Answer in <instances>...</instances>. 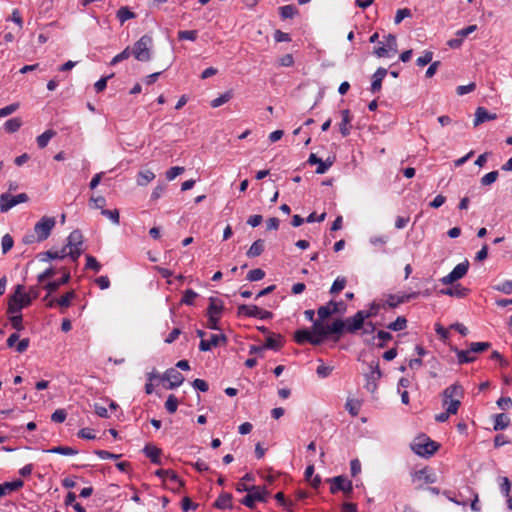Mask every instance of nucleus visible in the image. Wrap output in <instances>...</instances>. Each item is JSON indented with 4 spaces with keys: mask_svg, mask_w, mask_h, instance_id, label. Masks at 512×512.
I'll return each mask as SVG.
<instances>
[{
    "mask_svg": "<svg viewBox=\"0 0 512 512\" xmlns=\"http://www.w3.org/2000/svg\"><path fill=\"white\" fill-rule=\"evenodd\" d=\"M414 479L423 480L425 483L432 484L436 481L435 475L429 473V469L427 467L415 471L412 474Z\"/></svg>",
    "mask_w": 512,
    "mask_h": 512,
    "instance_id": "30",
    "label": "nucleus"
},
{
    "mask_svg": "<svg viewBox=\"0 0 512 512\" xmlns=\"http://www.w3.org/2000/svg\"><path fill=\"white\" fill-rule=\"evenodd\" d=\"M387 69L383 67H379L375 73L372 76V83H371V92L377 93L381 90L382 87V81L387 75Z\"/></svg>",
    "mask_w": 512,
    "mask_h": 512,
    "instance_id": "19",
    "label": "nucleus"
},
{
    "mask_svg": "<svg viewBox=\"0 0 512 512\" xmlns=\"http://www.w3.org/2000/svg\"><path fill=\"white\" fill-rule=\"evenodd\" d=\"M143 452L145 455L150 458L151 462L157 465L161 464L160 455H161V449L152 446V445H146L143 449Z\"/></svg>",
    "mask_w": 512,
    "mask_h": 512,
    "instance_id": "26",
    "label": "nucleus"
},
{
    "mask_svg": "<svg viewBox=\"0 0 512 512\" xmlns=\"http://www.w3.org/2000/svg\"><path fill=\"white\" fill-rule=\"evenodd\" d=\"M328 482L331 483L330 492L332 494H336L337 492L342 491L348 496L353 491L352 482L344 475H339L328 479Z\"/></svg>",
    "mask_w": 512,
    "mask_h": 512,
    "instance_id": "10",
    "label": "nucleus"
},
{
    "mask_svg": "<svg viewBox=\"0 0 512 512\" xmlns=\"http://www.w3.org/2000/svg\"><path fill=\"white\" fill-rule=\"evenodd\" d=\"M224 307L222 304V301L215 298L210 297L209 298V305L207 307V316H218L221 317V313L223 311Z\"/></svg>",
    "mask_w": 512,
    "mask_h": 512,
    "instance_id": "23",
    "label": "nucleus"
},
{
    "mask_svg": "<svg viewBox=\"0 0 512 512\" xmlns=\"http://www.w3.org/2000/svg\"><path fill=\"white\" fill-rule=\"evenodd\" d=\"M232 97H233V92L231 90L226 91L225 93L221 94L219 97L212 100L211 106L213 108L220 107L221 105L227 103Z\"/></svg>",
    "mask_w": 512,
    "mask_h": 512,
    "instance_id": "42",
    "label": "nucleus"
},
{
    "mask_svg": "<svg viewBox=\"0 0 512 512\" xmlns=\"http://www.w3.org/2000/svg\"><path fill=\"white\" fill-rule=\"evenodd\" d=\"M462 393H463L462 387L458 384H453V385L447 387L443 391V397H444L443 405H446L448 403L449 399H453V396L462 395Z\"/></svg>",
    "mask_w": 512,
    "mask_h": 512,
    "instance_id": "27",
    "label": "nucleus"
},
{
    "mask_svg": "<svg viewBox=\"0 0 512 512\" xmlns=\"http://www.w3.org/2000/svg\"><path fill=\"white\" fill-rule=\"evenodd\" d=\"M179 40H190L195 41L197 39V31L196 30H181L178 32Z\"/></svg>",
    "mask_w": 512,
    "mask_h": 512,
    "instance_id": "55",
    "label": "nucleus"
},
{
    "mask_svg": "<svg viewBox=\"0 0 512 512\" xmlns=\"http://www.w3.org/2000/svg\"><path fill=\"white\" fill-rule=\"evenodd\" d=\"M55 225L56 220L54 217H42L34 226V232L37 235V242L46 240L50 236Z\"/></svg>",
    "mask_w": 512,
    "mask_h": 512,
    "instance_id": "6",
    "label": "nucleus"
},
{
    "mask_svg": "<svg viewBox=\"0 0 512 512\" xmlns=\"http://www.w3.org/2000/svg\"><path fill=\"white\" fill-rule=\"evenodd\" d=\"M294 339L298 344H303L305 342H309L315 346L322 344L321 337L314 334L313 331L310 332L307 329L297 330L295 332Z\"/></svg>",
    "mask_w": 512,
    "mask_h": 512,
    "instance_id": "14",
    "label": "nucleus"
},
{
    "mask_svg": "<svg viewBox=\"0 0 512 512\" xmlns=\"http://www.w3.org/2000/svg\"><path fill=\"white\" fill-rule=\"evenodd\" d=\"M411 16H412V13H411L410 9H408V8L399 9L396 12L394 22H395V24H400L402 22V20H404L407 17H411Z\"/></svg>",
    "mask_w": 512,
    "mask_h": 512,
    "instance_id": "57",
    "label": "nucleus"
},
{
    "mask_svg": "<svg viewBox=\"0 0 512 512\" xmlns=\"http://www.w3.org/2000/svg\"><path fill=\"white\" fill-rule=\"evenodd\" d=\"M469 291L470 290L468 288L463 287L460 284H458V285L450 287V288L442 289V290H440V293L443 295H448V296H452V297H456V298H464L468 295Z\"/></svg>",
    "mask_w": 512,
    "mask_h": 512,
    "instance_id": "21",
    "label": "nucleus"
},
{
    "mask_svg": "<svg viewBox=\"0 0 512 512\" xmlns=\"http://www.w3.org/2000/svg\"><path fill=\"white\" fill-rule=\"evenodd\" d=\"M227 337L224 334H212L210 340L201 339L199 349L203 352L211 350L212 347L218 346L220 343H226Z\"/></svg>",
    "mask_w": 512,
    "mask_h": 512,
    "instance_id": "18",
    "label": "nucleus"
},
{
    "mask_svg": "<svg viewBox=\"0 0 512 512\" xmlns=\"http://www.w3.org/2000/svg\"><path fill=\"white\" fill-rule=\"evenodd\" d=\"M371 372L367 374L366 377V385L365 388L371 393L375 392L377 389V381L381 378L382 372L379 367V363L370 365Z\"/></svg>",
    "mask_w": 512,
    "mask_h": 512,
    "instance_id": "13",
    "label": "nucleus"
},
{
    "mask_svg": "<svg viewBox=\"0 0 512 512\" xmlns=\"http://www.w3.org/2000/svg\"><path fill=\"white\" fill-rule=\"evenodd\" d=\"M83 245V234L80 230H73L67 238V243L64 247L68 248L82 247Z\"/></svg>",
    "mask_w": 512,
    "mask_h": 512,
    "instance_id": "24",
    "label": "nucleus"
},
{
    "mask_svg": "<svg viewBox=\"0 0 512 512\" xmlns=\"http://www.w3.org/2000/svg\"><path fill=\"white\" fill-rule=\"evenodd\" d=\"M8 315H9L10 323L15 330L21 331L24 329L22 313L8 314Z\"/></svg>",
    "mask_w": 512,
    "mask_h": 512,
    "instance_id": "43",
    "label": "nucleus"
},
{
    "mask_svg": "<svg viewBox=\"0 0 512 512\" xmlns=\"http://www.w3.org/2000/svg\"><path fill=\"white\" fill-rule=\"evenodd\" d=\"M86 268L92 269L95 272H99L101 269V264L92 255H86Z\"/></svg>",
    "mask_w": 512,
    "mask_h": 512,
    "instance_id": "56",
    "label": "nucleus"
},
{
    "mask_svg": "<svg viewBox=\"0 0 512 512\" xmlns=\"http://www.w3.org/2000/svg\"><path fill=\"white\" fill-rule=\"evenodd\" d=\"M279 12L283 19L293 18L297 13V8L294 5H285L279 8Z\"/></svg>",
    "mask_w": 512,
    "mask_h": 512,
    "instance_id": "46",
    "label": "nucleus"
},
{
    "mask_svg": "<svg viewBox=\"0 0 512 512\" xmlns=\"http://www.w3.org/2000/svg\"><path fill=\"white\" fill-rule=\"evenodd\" d=\"M56 135V132L52 129L46 130L44 133L39 135L36 139L39 148H45L49 141Z\"/></svg>",
    "mask_w": 512,
    "mask_h": 512,
    "instance_id": "34",
    "label": "nucleus"
},
{
    "mask_svg": "<svg viewBox=\"0 0 512 512\" xmlns=\"http://www.w3.org/2000/svg\"><path fill=\"white\" fill-rule=\"evenodd\" d=\"M433 52L425 51L423 56H420L416 60V64L420 67H424L432 61Z\"/></svg>",
    "mask_w": 512,
    "mask_h": 512,
    "instance_id": "60",
    "label": "nucleus"
},
{
    "mask_svg": "<svg viewBox=\"0 0 512 512\" xmlns=\"http://www.w3.org/2000/svg\"><path fill=\"white\" fill-rule=\"evenodd\" d=\"M197 296L198 294L195 291H193L192 289H187L183 294L181 304L193 305L194 300Z\"/></svg>",
    "mask_w": 512,
    "mask_h": 512,
    "instance_id": "53",
    "label": "nucleus"
},
{
    "mask_svg": "<svg viewBox=\"0 0 512 512\" xmlns=\"http://www.w3.org/2000/svg\"><path fill=\"white\" fill-rule=\"evenodd\" d=\"M498 481H499V488H500V491L501 493L506 497V496H509L510 495V491H511V481L509 480L508 477H505V476H502V477H499L498 478Z\"/></svg>",
    "mask_w": 512,
    "mask_h": 512,
    "instance_id": "45",
    "label": "nucleus"
},
{
    "mask_svg": "<svg viewBox=\"0 0 512 512\" xmlns=\"http://www.w3.org/2000/svg\"><path fill=\"white\" fill-rule=\"evenodd\" d=\"M252 492H248L245 497L242 498L241 503L248 508H254L255 502H267L269 491L265 486H251Z\"/></svg>",
    "mask_w": 512,
    "mask_h": 512,
    "instance_id": "5",
    "label": "nucleus"
},
{
    "mask_svg": "<svg viewBox=\"0 0 512 512\" xmlns=\"http://www.w3.org/2000/svg\"><path fill=\"white\" fill-rule=\"evenodd\" d=\"M29 200L26 193H20L18 195H12L10 193H3L0 195V211L7 212L14 206L25 203Z\"/></svg>",
    "mask_w": 512,
    "mask_h": 512,
    "instance_id": "9",
    "label": "nucleus"
},
{
    "mask_svg": "<svg viewBox=\"0 0 512 512\" xmlns=\"http://www.w3.org/2000/svg\"><path fill=\"white\" fill-rule=\"evenodd\" d=\"M460 405H461L460 400H458V399H449L448 403L445 405V406H447L446 407V411L448 413H450L451 415L452 414H456L458 409H459V407H460Z\"/></svg>",
    "mask_w": 512,
    "mask_h": 512,
    "instance_id": "61",
    "label": "nucleus"
},
{
    "mask_svg": "<svg viewBox=\"0 0 512 512\" xmlns=\"http://www.w3.org/2000/svg\"><path fill=\"white\" fill-rule=\"evenodd\" d=\"M47 453L61 454V455H76L78 451L68 446H57L46 450Z\"/></svg>",
    "mask_w": 512,
    "mask_h": 512,
    "instance_id": "37",
    "label": "nucleus"
},
{
    "mask_svg": "<svg viewBox=\"0 0 512 512\" xmlns=\"http://www.w3.org/2000/svg\"><path fill=\"white\" fill-rule=\"evenodd\" d=\"M347 280L344 277H338L332 284L330 288L331 294H338L341 292L346 286Z\"/></svg>",
    "mask_w": 512,
    "mask_h": 512,
    "instance_id": "47",
    "label": "nucleus"
},
{
    "mask_svg": "<svg viewBox=\"0 0 512 512\" xmlns=\"http://www.w3.org/2000/svg\"><path fill=\"white\" fill-rule=\"evenodd\" d=\"M455 351L457 354V359H458L459 364L471 363L475 360L474 356H470V353H471L470 349H468V350L455 349Z\"/></svg>",
    "mask_w": 512,
    "mask_h": 512,
    "instance_id": "44",
    "label": "nucleus"
},
{
    "mask_svg": "<svg viewBox=\"0 0 512 512\" xmlns=\"http://www.w3.org/2000/svg\"><path fill=\"white\" fill-rule=\"evenodd\" d=\"M264 277H265L264 270H262L260 268H256V269L250 270L248 272L246 279L250 282H255V281L262 280Z\"/></svg>",
    "mask_w": 512,
    "mask_h": 512,
    "instance_id": "50",
    "label": "nucleus"
},
{
    "mask_svg": "<svg viewBox=\"0 0 512 512\" xmlns=\"http://www.w3.org/2000/svg\"><path fill=\"white\" fill-rule=\"evenodd\" d=\"M493 288L496 291L502 292L504 294H511L512 293V280H507L503 283L495 285Z\"/></svg>",
    "mask_w": 512,
    "mask_h": 512,
    "instance_id": "59",
    "label": "nucleus"
},
{
    "mask_svg": "<svg viewBox=\"0 0 512 512\" xmlns=\"http://www.w3.org/2000/svg\"><path fill=\"white\" fill-rule=\"evenodd\" d=\"M283 344V337L280 334L272 333L267 337L264 347L265 349L278 351L283 347Z\"/></svg>",
    "mask_w": 512,
    "mask_h": 512,
    "instance_id": "20",
    "label": "nucleus"
},
{
    "mask_svg": "<svg viewBox=\"0 0 512 512\" xmlns=\"http://www.w3.org/2000/svg\"><path fill=\"white\" fill-rule=\"evenodd\" d=\"M14 245L13 238L9 234H5L1 240L2 253L6 254L9 252Z\"/></svg>",
    "mask_w": 512,
    "mask_h": 512,
    "instance_id": "54",
    "label": "nucleus"
},
{
    "mask_svg": "<svg viewBox=\"0 0 512 512\" xmlns=\"http://www.w3.org/2000/svg\"><path fill=\"white\" fill-rule=\"evenodd\" d=\"M132 53V49L130 47H126L121 53L117 54L110 62V65H116L119 62H122L123 60L128 59Z\"/></svg>",
    "mask_w": 512,
    "mask_h": 512,
    "instance_id": "48",
    "label": "nucleus"
},
{
    "mask_svg": "<svg viewBox=\"0 0 512 512\" xmlns=\"http://www.w3.org/2000/svg\"><path fill=\"white\" fill-rule=\"evenodd\" d=\"M22 126V120L19 117L11 118L4 124V129L8 133H14Z\"/></svg>",
    "mask_w": 512,
    "mask_h": 512,
    "instance_id": "35",
    "label": "nucleus"
},
{
    "mask_svg": "<svg viewBox=\"0 0 512 512\" xmlns=\"http://www.w3.org/2000/svg\"><path fill=\"white\" fill-rule=\"evenodd\" d=\"M468 268H469V262H468V260H465L464 262L457 264L454 267V269L448 275L441 278L440 281L444 285L453 284L455 281L463 278L466 275Z\"/></svg>",
    "mask_w": 512,
    "mask_h": 512,
    "instance_id": "12",
    "label": "nucleus"
},
{
    "mask_svg": "<svg viewBox=\"0 0 512 512\" xmlns=\"http://www.w3.org/2000/svg\"><path fill=\"white\" fill-rule=\"evenodd\" d=\"M342 114V122L340 123V133L345 137L350 134V122H351V116L350 111L348 109H345L341 112Z\"/></svg>",
    "mask_w": 512,
    "mask_h": 512,
    "instance_id": "31",
    "label": "nucleus"
},
{
    "mask_svg": "<svg viewBox=\"0 0 512 512\" xmlns=\"http://www.w3.org/2000/svg\"><path fill=\"white\" fill-rule=\"evenodd\" d=\"M70 272L66 269H64L63 276L59 280H54L46 283L44 285V289L47 290V295L43 298V301H47L50 294L57 291L60 286L67 284L70 281Z\"/></svg>",
    "mask_w": 512,
    "mask_h": 512,
    "instance_id": "17",
    "label": "nucleus"
},
{
    "mask_svg": "<svg viewBox=\"0 0 512 512\" xmlns=\"http://www.w3.org/2000/svg\"><path fill=\"white\" fill-rule=\"evenodd\" d=\"M152 46V37L147 34L143 35L131 48L133 56L140 62H149L152 58Z\"/></svg>",
    "mask_w": 512,
    "mask_h": 512,
    "instance_id": "3",
    "label": "nucleus"
},
{
    "mask_svg": "<svg viewBox=\"0 0 512 512\" xmlns=\"http://www.w3.org/2000/svg\"><path fill=\"white\" fill-rule=\"evenodd\" d=\"M237 314L239 316L254 317V318H259V319H263V320H268L273 317V313L268 310H264L256 305H245V304L238 306Z\"/></svg>",
    "mask_w": 512,
    "mask_h": 512,
    "instance_id": "7",
    "label": "nucleus"
},
{
    "mask_svg": "<svg viewBox=\"0 0 512 512\" xmlns=\"http://www.w3.org/2000/svg\"><path fill=\"white\" fill-rule=\"evenodd\" d=\"M178 399L175 397V395L170 394L165 402V409L170 413L173 414L176 412L178 407Z\"/></svg>",
    "mask_w": 512,
    "mask_h": 512,
    "instance_id": "52",
    "label": "nucleus"
},
{
    "mask_svg": "<svg viewBox=\"0 0 512 512\" xmlns=\"http://www.w3.org/2000/svg\"><path fill=\"white\" fill-rule=\"evenodd\" d=\"M411 449L419 456L429 457L437 451L438 444L423 435L414 440L411 444Z\"/></svg>",
    "mask_w": 512,
    "mask_h": 512,
    "instance_id": "4",
    "label": "nucleus"
},
{
    "mask_svg": "<svg viewBox=\"0 0 512 512\" xmlns=\"http://www.w3.org/2000/svg\"><path fill=\"white\" fill-rule=\"evenodd\" d=\"M67 413L64 409H57L52 415L51 420L55 423H62L65 421Z\"/></svg>",
    "mask_w": 512,
    "mask_h": 512,
    "instance_id": "64",
    "label": "nucleus"
},
{
    "mask_svg": "<svg viewBox=\"0 0 512 512\" xmlns=\"http://www.w3.org/2000/svg\"><path fill=\"white\" fill-rule=\"evenodd\" d=\"M407 319L404 316H398L395 321L389 323L387 328L392 331H401L406 329Z\"/></svg>",
    "mask_w": 512,
    "mask_h": 512,
    "instance_id": "38",
    "label": "nucleus"
},
{
    "mask_svg": "<svg viewBox=\"0 0 512 512\" xmlns=\"http://www.w3.org/2000/svg\"><path fill=\"white\" fill-rule=\"evenodd\" d=\"M385 38L386 44L374 49V54L379 58L390 57L398 52L396 36L388 34Z\"/></svg>",
    "mask_w": 512,
    "mask_h": 512,
    "instance_id": "11",
    "label": "nucleus"
},
{
    "mask_svg": "<svg viewBox=\"0 0 512 512\" xmlns=\"http://www.w3.org/2000/svg\"><path fill=\"white\" fill-rule=\"evenodd\" d=\"M373 316H375V312H365L364 310H360L354 316L349 317L344 321L345 329L350 333H354L363 327L365 319Z\"/></svg>",
    "mask_w": 512,
    "mask_h": 512,
    "instance_id": "8",
    "label": "nucleus"
},
{
    "mask_svg": "<svg viewBox=\"0 0 512 512\" xmlns=\"http://www.w3.org/2000/svg\"><path fill=\"white\" fill-rule=\"evenodd\" d=\"M76 298V293L74 290L67 292L61 298L57 299V304L61 308H68L71 305V301Z\"/></svg>",
    "mask_w": 512,
    "mask_h": 512,
    "instance_id": "41",
    "label": "nucleus"
},
{
    "mask_svg": "<svg viewBox=\"0 0 512 512\" xmlns=\"http://www.w3.org/2000/svg\"><path fill=\"white\" fill-rule=\"evenodd\" d=\"M232 495L230 493H221L214 503V507L218 509H230L232 508Z\"/></svg>",
    "mask_w": 512,
    "mask_h": 512,
    "instance_id": "29",
    "label": "nucleus"
},
{
    "mask_svg": "<svg viewBox=\"0 0 512 512\" xmlns=\"http://www.w3.org/2000/svg\"><path fill=\"white\" fill-rule=\"evenodd\" d=\"M161 379L169 382L167 389H175L183 383L184 376L175 368H170L165 371Z\"/></svg>",
    "mask_w": 512,
    "mask_h": 512,
    "instance_id": "16",
    "label": "nucleus"
},
{
    "mask_svg": "<svg viewBox=\"0 0 512 512\" xmlns=\"http://www.w3.org/2000/svg\"><path fill=\"white\" fill-rule=\"evenodd\" d=\"M101 214L109 218L114 224H119V211L117 209L107 210L102 209Z\"/></svg>",
    "mask_w": 512,
    "mask_h": 512,
    "instance_id": "58",
    "label": "nucleus"
},
{
    "mask_svg": "<svg viewBox=\"0 0 512 512\" xmlns=\"http://www.w3.org/2000/svg\"><path fill=\"white\" fill-rule=\"evenodd\" d=\"M264 240L262 239H258L256 240L251 246L250 248L248 249L246 255L249 257V258H255V257H258L260 256L263 251H264Z\"/></svg>",
    "mask_w": 512,
    "mask_h": 512,
    "instance_id": "32",
    "label": "nucleus"
},
{
    "mask_svg": "<svg viewBox=\"0 0 512 512\" xmlns=\"http://www.w3.org/2000/svg\"><path fill=\"white\" fill-rule=\"evenodd\" d=\"M312 330L314 334L321 337L322 342L330 336L338 341L345 330V323L341 319H336L331 324L316 320L312 325Z\"/></svg>",
    "mask_w": 512,
    "mask_h": 512,
    "instance_id": "1",
    "label": "nucleus"
},
{
    "mask_svg": "<svg viewBox=\"0 0 512 512\" xmlns=\"http://www.w3.org/2000/svg\"><path fill=\"white\" fill-rule=\"evenodd\" d=\"M40 256H41V258H40L41 261L64 259L65 257H67V250H66V247H63L59 251H50L49 250L44 253H41Z\"/></svg>",
    "mask_w": 512,
    "mask_h": 512,
    "instance_id": "28",
    "label": "nucleus"
},
{
    "mask_svg": "<svg viewBox=\"0 0 512 512\" xmlns=\"http://www.w3.org/2000/svg\"><path fill=\"white\" fill-rule=\"evenodd\" d=\"M23 484V481L18 479L12 482H5L4 484H0V487L3 488L5 496L6 494H9L13 491L20 489L23 486Z\"/></svg>",
    "mask_w": 512,
    "mask_h": 512,
    "instance_id": "40",
    "label": "nucleus"
},
{
    "mask_svg": "<svg viewBox=\"0 0 512 512\" xmlns=\"http://www.w3.org/2000/svg\"><path fill=\"white\" fill-rule=\"evenodd\" d=\"M155 178V174L150 170L140 171L137 177V184L139 186H146Z\"/></svg>",
    "mask_w": 512,
    "mask_h": 512,
    "instance_id": "36",
    "label": "nucleus"
},
{
    "mask_svg": "<svg viewBox=\"0 0 512 512\" xmlns=\"http://www.w3.org/2000/svg\"><path fill=\"white\" fill-rule=\"evenodd\" d=\"M166 190V184L165 183H160L158 184L152 191V194H151V200L152 201H155V200H158L162 195L163 193L165 192Z\"/></svg>",
    "mask_w": 512,
    "mask_h": 512,
    "instance_id": "63",
    "label": "nucleus"
},
{
    "mask_svg": "<svg viewBox=\"0 0 512 512\" xmlns=\"http://www.w3.org/2000/svg\"><path fill=\"white\" fill-rule=\"evenodd\" d=\"M491 344L489 342H472L469 349L472 353H480L488 350Z\"/></svg>",
    "mask_w": 512,
    "mask_h": 512,
    "instance_id": "51",
    "label": "nucleus"
},
{
    "mask_svg": "<svg viewBox=\"0 0 512 512\" xmlns=\"http://www.w3.org/2000/svg\"><path fill=\"white\" fill-rule=\"evenodd\" d=\"M155 475L160 478L168 477L171 481L177 483L179 487L177 489H173L175 492H178L181 487L184 486V482L179 478V476L171 469H158L155 471Z\"/></svg>",
    "mask_w": 512,
    "mask_h": 512,
    "instance_id": "22",
    "label": "nucleus"
},
{
    "mask_svg": "<svg viewBox=\"0 0 512 512\" xmlns=\"http://www.w3.org/2000/svg\"><path fill=\"white\" fill-rule=\"evenodd\" d=\"M184 170H185L184 167H180V166L171 167L166 172L167 180L171 181V180L175 179L178 175L182 174L184 172Z\"/></svg>",
    "mask_w": 512,
    "mask_h": 512,
    "instance_id": "62",
    "label": "nucleus"
},
{
    "mask_svg": "<svg viewBox=\"0 0 512 512\" xmlns=\"http://www.w3.org/2000/svg\"><path fill=\"white\" fill-rule=\"evenodd\" d=\"M496 114L489 113L484 107H478L475 112L474 126H478L485 121L496 119Z\"/></svg>",
    "mask_w": 512,
    "mask_h": 512,
    "instance_id": "25",
    "label": "nucleus"
},
{
    "mask_svg": "<svg viewBox=\"0 0 512 512\" xmlns=\"http://www.w3.org/2000/svg\"><path fill=\"white\" fill-rule=\"evenodd\" d=\"M31 305V298L26 294L25 287L18 284L14 292L8 297L7 314L21 313L22 309Z\"/></svg>",
    "mask_w": 512,
    "mask_h": 512,
    "instance_id": "2",
    "label": "nucleus"
},
{
    "mask_svg": "<svg viewBox=\"0 0 512 512\" xmlns=\"http://www.w3.org/2000/svg\"><path fill=\"white\" fill-rule=\"evenodd\" d=\"M499 173L497 170L491 171L487 174H485L481 180L480 183L482 186H489L493 184L498 179Z\"/></svg>",
    "mask_w": 512,
    "mask_h": 512,
    "instance_id": "49",
    "label": "nucleus"
},
{
    "mask_svg": "<svg viewBox=\"0 0 512 512\" xmlns=\"http://www.w3.org/2000/svg\"><path fill=\"white\" fill-rule=\"evenodd\" d=\"M420 294H421V292H416V291L411 292V293H404L402 295L390 294L388 296L386 303L383 305V307H385V305H387L390 308H395L402 303H406V302H409L410 300L416 299Z\"/></svg>",
    "mask_w": 512,
    "mask_h": 512,
    "instance_id": "15",
    "label": "nucleus"
},
{
    "mask_svg": "<svg viewBox=\"0 0 512 512\" xmlns=\"http://www.w3.org/2000/svg\"><path fill=\"white\" fill-rule=\"evenodd\" d=\"M136 17V14L132 12L127 6H123L117 11V18L123 24L125 21L129 19H133Z\"/></svg>",
    "mask_w": 512,
    "mask_h": 512,
    "instance_id": "39",
    "label": "nucleus"
},
{
    "mask_svg": "<svg viewBox=\"0 0 512 512\" xmlns=\"http://www.w3.org/2000/svg\"><path fill=\"white\" fill-rule=\"evenodd\" d=\"M510 425V418L504 413L495 415L494 427L495 431L506 429Z\"/></svg>",
    "mask_w": 512,
    "mask_h": 512,
    "instance_id": "33",
    "label": "nucleus"
}]
</instances>
